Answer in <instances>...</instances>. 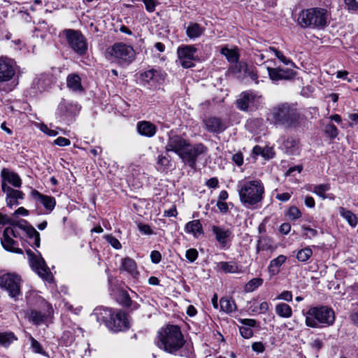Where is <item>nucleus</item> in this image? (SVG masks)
<instances>
[{
  "instance_id": "obj_33",
  "label": "nucleus",
  "mask_w": 358,
  "mask_h": 358,
  "mask_svg": "<svg viewBox=\"0 0 358 358\" xmlns=\"http://www.w3.org/2000/svg\"><path fill=\"white\" fill-rule=\"evenodd\" d=\"M338 211L341 217L344 219L350 226L353 228L357 227L358 224V217L355 213L344 207H339Z\"/></svg>"
},
{
  "instance_id": "obj_34",
  "label": "nucleus",
  "mask_w": 358,
  "mask_h": 358,
  "mask_svg": "<svg viewBox=\"0 0 358 358\" xmlns=\"http://www.w3.org/2000/svg\"><path fill=\"white\" fill-rule=\"evenodd\" d=\"M217 267L224 273H239L241 272V266L235 262H220Z\"/></svg>"
},
{
  "instance_id": "obj_62",
  "label": "nucleus",
  "mask_w": 358,
  "mask_h": 358,
  "mask_svg": "<svg viewBox=\"0 0 358 358\" xmlns=\"http://www.w3.org/2000/svg\"><path fill=\"white\" fill-rule=\"evenodd\" d=\"M151 262L154 264H159L162 260V255L157 250H153L150 253Z\"/></svg>"
},
{
  "instance_id": "obj_5",
  "label": "nucleus",
  "mask_w": 358,
  "mask_h": 358,
  "mask_svg": "<svg viewBox=\"0 0 358 358\" xmlns=\"http://www.w3.org/2000/svg\"><path fill=\"white\" fill-rule=\"evenodd\" d=\"M306 325L311 328L326 327L335 321V313L331 308L326 306L312 307L304 313Z\"/></svg>"
},
{
  "instance_id": "obj_47",
  "label": "nucleus",
  "mask_w": 358,
  "mask_h": 358,
  "mask_svg": "<svg viewBox=\"0 0 358 358\" xmlns=\"http://www.w3.org/2000/svg\"><path fill=\"white\" fill-rule=\"evenodd\" d=\"M263 284V280L260 278H255L250 280L245 285V291L246 292H252L255 291L257 288L260 287Z\"/></svg>"
},
{
  "instance_id": "obj_39",
  "label": "nucleus",
  "mask_w": 358,
  "mask_h": 358,
  "mask_svg": "<svg viewBox=\"0 0 358 358\" xmlns=\"http://www.w3.org/2000/svg\"><path fill=\"white\" fill-rule=\"evenodd\" d=\"M220 53L225 56L230 64H236L239 61L240 55L238 48L229 49L224 46L221 48Z\"/></svg>"
},
{
  "instance_id": "obj_13",
  "label": "nucleus",
  "mask_w": 358,
  "mask_h": 358,
  "mask_svg": "<svg viewBox=\"0 0 358 358\" xmlns=\"http://www.w3.org/2000/svg\"><path fill=\"white\" fill-rule=\"evenodd\" d=\"M80 110V107L76 102L62 99L58 105L56 115L61 121L69 122L73 120Z\"/></svg>"
},
{
  "instance_id": "obj_29",
  "label": "nucleus",
  "mask_w": 358,
  "mask_h": 358,
  "mask_svg": "<svg viewBox=\"0 0 358 358\" xmlns=\"http://www.w3.org/2000/svg\"><path fill=\"white\" fill-rule=\"evenodd\" d=\"M2 183L10 184L15 187H20L22 185V180L20 176L8 169H3L1 171Z\"/></svg>"
},
{
  "instance_id": "obj_35",
  "label": "nucleus",
  "mask_w": 358,
  "mask_h": 358,
  "mask_svg": "<svg viewBox=\"0 0 358 358\" xmlns=\"http://www.w3.org/2000/svg\"><path fill=\"white\" fill-rule=\"evenodd\" d=\"M121 269L129 273L133 277H136L138 275L136 263L130 257L122 259Z\"/></svg>"
},
{
  "instance_id": "obj_7",
  "label": "nucleus",
  "mask_w": 358,
  "mask_h": 358,
  "mask_svg": "<svg viewBox=\"0 0 358 358\" xmlns=\"http://www.w3.org/2000/svg\"><path fill=\"white\" fill-rule=\"evenodd\" d=\"M23 221L21 220L17 224L12 223L10 227L4 229L1 243L6 250L15 253H22V250L18 247L17 243L13 238H21L22 234L24 233V223H23Z\"/></svg>"
},
{
  "instance_id": "obj_52",
  "label": "nucleus",
  "mask_w": 358,
  "mask_h": 358,
  "mask_svg": "<svg viewBox=\"0 0 358 358\" xmlns=\"http://www.w3.org/2000/svg\"><path fill=\"white\" fill-rule=\"evenodd\" d=\"M106 241L115 249L119 250L122 248L120 242L113 235L108 234L105 236Z\"/></svg>"
},
{
  "instance_id": "obj_51",
  "label": "nucleus",
  "mask_w": 358,
  "mask_h": 358,
  "mask_svg": "<svg viewBox=\"0 0 358 358\" xmlns=\"http://www.w3.org/2000/svg\"><path fill=\"white\" fill-rule=\"evenodd\" d=\"M286 215L291 220H296L301 217L300 210L296 206H291L288 209Z\"/></svg>"
},
{
  "instance_id": "obj_40",
  "label": "nucleus",
  "mask_w": 358,
  "mask_h": 358,
  "mask_svg": "<svg viewBox=\"0 0 358 358\" xmlns=\"http://www.w3.org/2000/svg\"><path fill=\"white\" fill-rule=\"evenodd\" d=\"M78 332L83 333L82 328L74 324L70 330L64 331L62 338L66 345H71L75 341L76 336Z\"/></svg>"
},
{
  "instance_id": "obj_43",
  "label": "nucleus",
  "mask_w": 358,
  "mask_h": 358,
  "mask_svg": "<svg viewBox=\"0 0 358 358\" xmlns=\"http://www.w3.org/2000/svg\"><path fill=\"white\" fill-rule=\"evenodd\" d=\"M27 316L29 321L32 322L33 324L38 325L42 323L46 315L40 311L36 310H29L27 313Z\"/></svg>"
},
{
  "instance_id": "obj_44",
  "label": "nucleus",
  "mask_w": 358,
  "mask_h": 358,
  "mask_svg": "<svg viewBox=\"0 0 358 358\" xmlns=\"http://www.w3.org/2000/svg\"><path fill=\"white\" fill-rule=\"evenodd\" d=\"M299 140L293 138L288 137L283 142V147L286 150V152L290 155H294L298 150Z\"/></svg>"
},
{
  "instance_id": "obj_27",
  "label": "nucleus",
  "mask_w": 358,
  "mask_h": 358,
  "mask_svg": "<svg viewBox=\"0 0 358 358\" xmlns=\"http://www.w3.org/2000/svg\"><path fill=\"white\" fill-rule=\"evenodd\" d=\"M116 301L118 303L131 310H136L139 304L131 301L128 292L125 290H119L116 294Z\"/></svg>"
},
{
  "instance_id": "obj_58",
  "label": "nucleus",
  "mask_w": 358,
  "mask_h": 358,
  "mask_svg": "<svg viewBox=\"0 0 358 358\" xmlns=\"http://www.w3.org/2000/svg\"><path fill=\"white\" fill-rule=\"evenodd\" d=\"M53 143L60 147H64L69 145L71 144V141L66 138L60 136L56 138Z\"/></svg>"
},
{
  "instance_id": "obj_38",
  "label": "nucleus",
  "mask_w": 358,
  "mask_h": 358,
  "mask_svg": "<svg viewBox=\"0 0 358 358\" xmlns=\"http://www.w3.org/2000/svg\"><path fill=\"white\" fill-rule=\"evenodd\" d=\"M185 230L187 233L193 234L196 238L203 233L202 224L199 220H194L187 222L185 225Z\"/></svg>"
},
{
  "instance_id": "obj_53",
  "label": "nucleus",
  "mask_w": 358,
  "mask_h": 358,
  "mask_svg": "<svg viewBox=\"0 0 358 358\" xmlns=\"http://www.w3.org/2000/svg\"><path fill=\"white\" fill-rule=\"evenodd\" d=\"M303 231V236L306 238L311 239L317 235V231L315 229H312L309 227L302 226Z\"/></svg>"
},
{
  "instance_id": "obj_63",
  "label": "nucleus",
  "mask_w": 358,
  "mask_h": 358,
  "mask_svg": "<svg viewBox=\"0 0 358 358\" xmlns=\"http://www.w3.org/2000/svg\"><path fill=\"white\" fill-rule=\"evenodd\" d=\"M138 230L143 234L150 235L152 234V231L149 225L145 224H139L138 225Z\"/></svg>"
},
{
  "instance_id": "obj_2",
  "label": "nucleus",
  "mask_w": 358,
  "mask_h": 358,
  "mask_svg": "<svg viewBox=\"0 0 358 358\" xmlns=\"http://www.w3.org/2000/svg\"><path fill=\"white\" fill-rule=\"evenodd\" d=\"M241 204L248 209H257L261 206L264 197L265 188L259 179H244L236 185Z\"/></svg>"
},
{
  "instance_id": "obj_50",
  "label": "nucleus",
  "mask_w": 358,
  "mask_h": 358,
  "mask_svg": "<svg viewBox=\"0 0 358 358\" xmlns=\"http://www.w3.org/2000/svg\"><path fill=\"white\" fill-rule=\"evenodd\" d=\"M346 9L352 13L358 14V0H343Z\"/></svg>"
},
{
  "instance_id": "obj_30",
  "label": "nucleus",
  "mask_w": 358,
  "mask_h": 358,
  "mask_svg": "<svg viewBox=\"0 0 358 358\" xmlns=\"http://www.w3.org/2000/svg\"><path fill=\"white\" fill-rule=\"evenodd\" d=\"M306 190L312 192L313 193L320 196L322 199L324 200L329 198L328 195L326 194V192L331 189V185L329 183L308 185L306 186Z\"/></svg>"
},
{
  "instance_id": "obj_48",
  "label": "nucleus",
  "mask_w": 358,
  "mask_h": 358,
  "mask_svg": "<svg viewBox=\"0 0 358 358\" xmlns=\"http://www.w3.org/2000/svg\"><path fill=\"white\" fill-rule=\"evenodd\" d=\"M29 340L31 341V348L33 349V351L35 353L43 355H46L45 351L43 350L42 345H41V343L38 341H37L31 336H30Z\"/></svg>"
},
{
  "instance_id": "obj_4",
  "label": "nucleus",
  "mask_w": 358,
  "mask_h": 358,
  "mask_svg": "<svg viewBox=\"0 0 358 358\" xmlns=\"http://www.w3.org/2000/svg\"><path fill=\"white\" fill-rule=\"evenodd\" d=\"M329 17L327 9L310 8L302 10L298 16V24L304 29H322L328 24Z\"/></svg>"
},
{
  "instance_id": "obj_10",
  "label": "nucleus",
  "mask_w": 358,
  "mask_h": 358,
  "mask_svg": "<svg viewBox=\"0 0 358 358\" xmlns=\"http://www.w3.org/2000/svg\"><path fill=\"white\" fill-rule=\"evenodd\" d=\"M64 34L69 47L80 56L87 51V43L81 31L74 29H65Z\"/></svg>"
},
{
  "instance_id": "obj_61",
  "label": "nucleus",
  "mask_w": 358,
  "mask_h": 358,
  "mask_svg": "<svg viewBox=\"0 0 358 358\" xmlns=\"http://www.w3.org/2000/svg\"><path fill=\"white\" fill-rule=\"evenodd\" d=\"M239 322L245 327H248L252 329L257 326V321L255 319H241Z\"/></svg>"
},
{
  "instance_id": "obj_37",
  "label": "nucleus",
  "mask_w": 358,
  "mask_h": 358,
  "mask_svg": "<svg viewBox=\"0 0 358 358\" xmlns=\"http://www.w3.org/2000/svg\"><path fill=\"white\" fill-rule=\"evenodd\" d=\"M171 166V157L167 153L158 155L156 166L158 171L166 172Z\"/></svg>"
},
{
  "instance_id": "obj_14",
  "label": "nucleus",
  "mask_w": 358,
  "mask_h": 358,
  "mask_svg": "<svg viewBox=\"0 0 358 358\" xmlns=\"http://www.w3.org/2000/svg\"><path fill=\"white\" fill-rule=\"evenodd\" d=\"M268 77L274 83L280 81H292L297 76V72L288 67H266Z\"/></svg>"
},
{
  "instance_id": "obj_59",
  "label": "nucleus",
  "mask_w": 358,
  "mask_h": 358,
  "mask_svg": "<svg viewBox=\"0 0 358 358\" xmlns=\"http://www.w3.org/2000/svg\"><path fill=\"white\" fill-rule=\"evenodd\" d=\"M266 57L268 56L264 54L263 52L258 51L257 52L254 54V60L257 64H264L266 63V62H264V59ZM268 62V60L266 61V62Z\"/></svg>"
},
{
  "instance_id": "obj_54",
  "label": "nucleus",
  "mask_w": 358,
  "mask_h": 358,
  "mask_svg": "<svg viewBox=\"0 0 358 358\" xmlns=\"http://www.w3.org/2000/svg\"><path fill=\"white\" fill-rule=\"evenodd\" d=\"M239 331L241 335L244 338H250L253 336V331L252 329L249 328L248 327L241 326L239 327Z\"/></svg>"
},
{
  "instance_id": "obj_17",
  "label": "nucleus",
  "mask_w": 358,
  "mask_h": 358,
  "mask_svg": "<svg viewBox=\"0 0 358 358\" xmlns=\"http://www.w3.org/2000/svg\"><path fill=\"white\" fill-rule=\"evenodd\" d=\"M15 75L13 60L6 57H0V84L10 81Z\"/></svg>"
},
{
  "instance_id": "obj_16",
  "label": "nucleus",
  "mask_w": 358,
  "mask_h": 358,
  "mask_svg": "<svg viewBox=\"0 0 358 358\" xmlns=\"http://www.w3.org/2000/svg\"><path fill=\"white\" fill-rule=\"evenodd\" d=\"M107 327L115 332L128 329L129 322L126 314L121 310L113 309V316L107 323Z\"/></svg>"
},
{
  "instance_id": "obj_24",
  "label": "nucleus",
  "mask_w": 358,
  "mask_h": 358,
  "mask_svg": "<svg viewBox=\"0 0 358 358\" xmlns=\"http://www.w3.org/2000/svg\"><path fill=\"white\" fill-rule=\"evenodd\" d=\"M24 226L23 231L29 238V244L34 248H39L41 243L40 234L31 225H28L26 221H23Z\"/></svg>"
},
{
  "instance_id": "obj_56",
  "label": "nucleus",
  "mask_w": 358,
  "mask_h": 358,
  "mask_svg": "<svg viewBox=\"0 0 358 358\" xmlns=\"http://www.w3.org/2000/svg\"><path fill=\"white\" fill-rule=\"evenodd\" d=\"M292 293L290 291H283L281 294H280L277 297L276 299L278 300H284L287 302H290L292 301Z\"/></svg>"
},
{
  "instance_id": "obj_55",
  "label": "nucleus",
  "mask_w": 358,
  "mask_h": 358,
  "mask_svg": "<svg viewBox=\"0 0 358 358\" xmlns=\"http://www.w3.org/2000/svg\"><path fill=\"white\" fill-rule=\"evenodd\" d=\"M185 257L190 262H193L198 257V252L194 248L189 249L186 251Z\"/></svg>"
},
{
  "instance_id": "obj_21",
  "label": "nucleus",
  "mask_w": 358,
  "mask_h": 358,
  "mask_svg": "<svg viewBox=\"0 0 358 358\" xmlns=\"http://www.w3.org/2000/svg\"><path fill=\"white\" fill-rule=\"evenodd\" d=\"M1 189L6 194V204L10 208L14 206H18V200L24 198V193L22 191L14 189L5 183L1 184Z\"/></svg>"
},
{
  "instance_id": "obj_8",
  "label": "nucleus",
  "mask_w": 358,
  "mask_h": 358,
  "mask_svg": "<svg viewBox=\"0 0 358 358\" xmlns=\"http://www.w3.org/2000/svg\"><path fill=\"white\" fill-rule=\"evenodd\" d=\"M21 282L20 275L15 273H6L0 275V288L15 301L22 295Z\"/></svg>"
},
{
  "instance_id": "obj_42",
  "label": "nucleus",
  "mask_w": 358,
  "mask_h": 358,
  "mask_svg": "<svg viewBox=\"0 0 358 358\" xmlns=\"http://www.w3.org/2000/svg\"><path fill=\"white\" fill-rule=\"evenodd\" d=\"M276 314L283 318H289L292 315V309L291 306L285 303H280L275 306Z\"/></svg>"
},
{
  "instance_id": "obj_45",
  "label": "nucleus",
  "mask_w": 358,
  "mask_h": 358,
  "mask_svg": "<svg viewBox=\"0 0 358 358\" xmlns=\"http://www.w3.org/2000/svg\"><path fill=\"white\" fill-rule=\"evenodd\" d=\"M17 338L13 332L0 333V346L8 348Z\"/></svg>"
},
{
  "instance_id": "obj_28",
  "label": "nucleus",
  "mask_w": 358,
  "mask_h": 358,
  "mask_svg": "<svg viewBox=\"0 0 358 358\" xmlns=\"http://www.w3.org/2000/svg\"><path fill=\"white\" fill-rule=\"evenodd\" d=\"M138 132L143 136L151 138L157 132V127L149 121H140L137 123Z\"/></svg>"
},
{
  "instance_id": "obj_20",
  "label": "nucleus",
  "mask_w": 358,
  "mask_h": 358,
  "mask_svg": "<svg viewBox=\"0 0 358 358\" xmlns=\"http://www.w3.org/2000/svg\"><path fill=\"white\" fill-rule=\"evenodd\" d=\"M215 240L220 243L221 248H227V242L232 236V231L224 226L213 225L211 227Z\"/></svg>"
},
{
  "instance_id": "obj_46",
  "label": "nucleus",
  "mask_w": 358,
  "mask_h": 358,
  "mask_svg": "<svg viewBox=\"0 0 358 358\" xmlns=\"http://www.w3.org/2000/svg\"><path fill=\"white\" fill-rule=\"evenodd\" d=\"M313 255V250L310 247H306L299 250L296 255V258L300 262H306Z\"/></svg>"
},
{
  "instance_id": "obj_3",
  "label": "nucleus",
  "mask_w": 358,
  "mask_h": 358,
  "mask_svg": "<svg viewBox=\"0 0 358 358\" xmlns=\"http://www.w3.org/2000/svg\"><path fill=\"white\" fill-rule=\"evenodd\" d=\"M184 343L183 335L177 325L169 324L158 331L157 345L169 353H176L182 348Z\"/></svg>"
},
{
  "instance_id": "obj_57",
  "label": "nucleus",
  "mask_w": 358,
  "mask_h": 358,
  "mask_svg": "<svg viewBox=\"0 0 358 358\" xmlns=\"http://www.w3.org/2000/svg\"><path fill=\"white\" fill-rule=\"evenodd\" d=\"M40 129L41 131L50 136H56L58 134V132L56 130L50 129L46 124H41Z\"/></svg>"
},
{
  "instance_id": "obj_9",
  "label": "nucleus",
  "mask_w": 358,
  "mask_h": 358,
  "mask_svg": "<svg viewBox=\"0 0 358 358\" xmlns=\"http://www.w3.org/2000/svg\"><path fill=\"white\" fill-rule=\"evenodd\" d=\"M29 265L31 268L43 280L48 282L53 280V275L39 252L35 254L31 250H26Z\"/></svg>"
},
{
  "instance_id": "obj_1",
  "label": "nucleus",
  "mask_w": 358,
  "mask_h": 358,
  "mask_svg": "<svg viewBox=\"0 0 358 358\" xmlns=\"http://www.w3.org/2000/svg\"><path fill=\"white\" fill-rule=\"evenodd\" d=\"M267 119L276 127L292 129L300 125L304 116L296 103L284 102L272 107Z\"/></svg>"
},
{
  "instance_id": "obj_23",
  "label": "nucleus",
  "mask_w": 358,
  "mask_h": 358,
  "mask_svg": "<svg viewBox=\"0 0 358 358\" xmlns=\"http://www.w3.org/2000/svg\"><path fill=\"white\" fill-rule=\"evenodd\" d=\"M31 195L35 200L42 204L50 212L52 211L55 208L56 201L53 196L42 194L37 190H33Z\"/></svg>"
},
{
  "instance_id": "obj_64",
  "label": "nucleus",
  "mask_w": 358,
  "mask_h": 358,
  "mask_svg": "<svg viewBox=\"0 0 358 358\" xmlns=\"http://www.w3.org/2000/svg\"><path fill=\"white\" fill-rule=\"evenodd\" d=\"M232 161L238 166L243 164V156L241 152H237L232 156Z\"/></svg>"
},
{
  "instance_id": "obj_31",
  "label": "nucleus",
  "mask_w": 358,
  "mask_h": 358,
  "mask_svg": "<svg viewBox=\"0 0 358 358\" xmlns=\"http://www.w3.org/2000/svg\"><path fill=\"white\" fill-rule=\"evenodd\" d=\"M142 79L144 82L150 85V87H155L156 84L162 79V73L155 69H150L142 73Z\"/></svg>"
},
{
  "instance_id": "obj_12",
  "label": "nucleus",
  "mask_w": 358,
  "mask_h": 358,
  "mask_svg": "<svg viewBox=\"0 0 358 358\" xmlns=\"http://www.w3.org/2000/svg\"><path fill=\"white\" fill-rule=\"evenodd\" d=\"M262 96L253 91L242 92L236 100L237 108L243 111H252L261 104Z\"/></svg>"
},
{
  "instance_id": "obj_25",
  "label": "nucleus",
  "mask_w": 358,
  "mask_h": 358,
  "mask_svg": "<svg viewBox=\"0 0 358 358\" xmlns=\"http://www.w3.org/2000/svg\"><path fill=\"white\" fill-rule=\"evenodd\" d=\"M113 310L109 308L97 307L94 310L92 315L95 317L99 323H103L107 327V323L109 322L113 316Z\"/></svg>"
},
{
  "instance_id": "obj_22",
  "label": "nucleus",
  "mask_w": 358,
  "mask_h": 358,
  "mask_svg": "<svg viewBox=\"0 0 358 358\" xmlns=\"http://www.w3.org/2000/svg\"><path fill=\"white\" fill-rule=\"evenodd\" d=\"M276 249L272 238L268 236L260 237L257 240L256 246V252L260 256L264 255V252L271 254Z\"/></svg>"
},
{
  "instance_id": "obj_36",
  "label": "nucleus",
  "mask_w": 358,
  "mask_h": 358,
  "mask_svg": "<svg viewBox=\"0 0 358 358\" xmlns=\"http://www.w3.org/2000/svg\"><path fill=\"white\" fill-rule=\"evenodd\" d=\"M286 260L287 257L283 255H280L276 258L272 259L268 266V271L270 275H277L280 271V266L285 262Z\"/></svg>"
},
{
  "instance_id": "obj_15",
  "label": "nucleus",
  "mask_w": 358,
  "mask_h": 358,
  "mask_svg": "<svg viewBox=\"0 0 358 358\" xmlns=\"http://www.w3.org/2000/svg\"><path fill=\"white\" fill-rule=\"evenodd\" d=\"M197 49L193 45H182L178 48L177 54L180 65L185 69L194 66Z\"/></svg>"
},
{
  "instance_id": "obj_60",
  "label": "nucleus",
  "mask_w": 358,
  "mask_h": 358,
  "mask_svg": "<svg viewBox=\"0 0 358 358\" xmlns=\"http://www.w3.org/2000/svg\"><path fill=\"white\" fill-rule=\"evenodd\" d=\"M145 6V9L148 12L152 13L155 10V7L157 6L155 0H142Z\"/></svg>"
},
{
  "instance_id": "obj_11",
  "label": "nucleus",
  "mask_w": 358,
  "mask_h": 358,
  "mask_svg": "<svg viewBox=\"0 0 358 358\" xmlns=\"http://www.w3.org/2000/svg\"><path fill=\"white\" fill-rule=\"evenodd\" d=\"M207 152V147L201 143L194 145H190L188 143V146L186 147L180 158L185 164L188 165L190 168L195 169L197 158L201 155L206 154Z\"/></svg>"
},
{
  "instance_id": "obj_6",
  "label": "nucleus",
  "mask_w": 358,
  "mask_h": 358,
  "mask_svg": "<svg viewBox=\"0 0 358 358\" xmlns=\"http://www.w3.org/2000/svg\"><path fill=\"white\" fill-rule=\"evenodd\" d=\"M106 54L110 59L116 60L121 65H129L135 59L133 47L123 42H117L108 47Z\"/></svg>"
},
{
  "instance_id": "obj_32",
  "label": "nucleus",
  "mask_w": 358,
  "mask_h": 358,
  "mask_svg": "<svg viewBox=\"0 0 358 358\" xmlns=\"http://www.w3.org/2000/svg\"><path fill=\"white\" fill-rule=\"evenodd\" d=\"M67 87L75 92H82L84 91L81 84V78L76 73H71L66 78Z\"/></svg>"
},
{
  "instance_id": "obj_19",
  "label": "nucleus",
  "mask_w": 358,
  "mask_h": 358,
  "mask_svg": "<svg viewBox=\"0 0 358 358\" xmlns=\"http://www.w3.org/2000/svg\"><path fill=\"white\" fill-rule=\"evenodd\" d=\"M203 123L207 131L213 134H221L227 127L225 122L220 117L209 116L203 120Z\"/></svg>"
},
{
  "instance_id": "obj_26",
  "label": "nucleus",
  "mask_w": 358,
  "mask_h": 358,
  "mask_svg": "<svg viewBox=\"0 0 358 358\" xmlns=\"http://www.w3.org/2000/svg\"><path fill=\"white\" fill-rule=\"evenodd\" d=\"M187 36L191 40H195L201 36L206 30V28L201 24L190 22L185 27Z\"/></svg>"
},
{
  "instance_id": "obj_49",
  "label": "nucleus",
  "mask_w": 358,
  "mask_h": 358,
  "mask_svg": "<svg viewBox=\"0 0 358 358\" xmlns=\"http://www.w3.org/2000/svg\"><path fill=\"white\" fill-rule=\"evenodd\" d=\"M324 131L327 135L331 139H334L338 135V130L333 124H328L325 126Z\"/></svg>"
},
{
  "instance_id": "obj_41",
  "label": "nucleus",
  "mask_w": 358,
  "mask_h": 358,
  "mask_svg": "<svg viewBox=\"0 0 358 358\" xmlns=\"http://www.w3.org/2000/svg\"><path fill=\"white\" fill-rule=\"evenodd\" d=\"M220 309L226 313L230 314L236 310V305L231 298L222 297L220 301Z\"/></svg>"
},
{
  "instance_id": "obj_18",
  "label": "nucleus",
  "mask_w": 358,
  "mask_h": 358,
  "mask_svg": "<svg viewBox=\"0 0 358 358\" xmlns=\"http://www.w3.org/2000/svg\"><path fill=\"white\" fill-rule=\"evenodd\" d=\"M188 143L189 142L181 136L171 134L169 137L165 150L166 152H173L180 157Z\"/></svg>"
}]
</instances>
